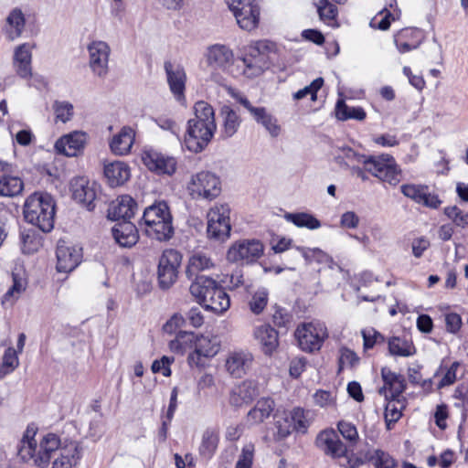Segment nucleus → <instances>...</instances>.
Returning a JSON list of instances; mask_svg holds the SVG:
<instances>
[{
    "label": "nucleus",
    "instance_id": "f257e3e1",
    "mask_svg": "<svg viewBox=\"0 0 468 468\" xmlns=\"http://www.w3.org/2000/svg\"><path fill=\"white\" fill-rule=\"evenodd\" d=\"M341 151L344 158L357 164H362L365 165V169L367 173L381 181L394 186L400 182L401 170L392 155L388 154L367 155L359 154L348 146L343 147Z\"/></svg>",
    "mask_w": 468,
    "mask_h": 468
},
{
    "label": "nucleus",
    "instance_id": "f03ea898",
    "mask_svg": "<svg viewBox=\"0 0 468 468\" xmlns=\"http://www.w3.org/2000/svg\"><path fill=\"white\" fill-rule=\"evenodd\" d=\"M36 431L27 429L17 446V454L24 462L33 461L34 464L45 468L48 465L54 452L59 450L60 439L54 433H48L37 441Z\"/></svg>",
    "mask_w": 468,
    "mask_h": 468
},
{
    "label": "nucleus",
    "instance_id": "7ed1b4c3",
    "mask_svg": "<svg viewBox=\"0 0 468 468\" xmlns=\"http://www.w3.org/2000/svg\"><path fill=\"white\" fill-rule=\"evenodd\" d=\"M23 215L27 223L48 233L54 229L56 201L47 192H35L26 199Z\"/></svg>",
    "mask_w": 468,
    "mask_h": 468
},
{
    "label": "nucleus",
    "instance_id": "20e7f679",
    "mask_svg": "<svg viewBox=\"0 0 468 468\" xmlns=\"http://www.w3.org/2000/svg\"><path fill=\"white\" fill-rule=\"evenodd\" d=\"M141 228L147 237L158 240L168 241L175 233L173 217L166 202L158 201L145 207Z\"/></svg>",
    "mask_w": 468,
    "mask_h": 468
},
{
    "label": "nucleus",
    "instance_id": "39448f33",
    "mask_svg": "<svg viewBox=\"0 0 468 468\" xmlns=\"http://www.w3.org/2000/svg\"><path fill=\"white\" fill-rule=\"evenodd\" d=\"M172 352L184 354L189 351L187 363L189 367L198 371L205 368V336L203 334H196L188 331H179L174 340L169 343Z\"/></svg>",
    "mask_w": 468,
    "mask_h": 468
},
{
    "label": "nucleus",
    "instance_id": "423d86ee",
    "mask_svg": "<svg viewBox=\"0 0 468 468\" xmlns=\"http://www.w3.org/2000/svg\"><path fill=\"white\" fill-rule=\"evenodd\" d=\"M230 209L228 204L216 205L207 213V239L212 243H224L230 237Z\"/></svg>",
    "mask_w": 468,
    "mask_h": 468
},
{
    "label": "nucleus",
    "instance_id": "0eeeda50",
    "mask_svg": "<svg viewBox=\"0 0 468 468\" xmlns=\"http://www.w3.org/2000/svg\"><path fill=\"white\" fill-rule=\"evenodd\" d=\"M294 336L301 350L314 353L322 348L328 337V331L324 323L313 321L300 324L294 332Z\"/></svg>",
    "mask_w": 468,
    "mask_h": 468
},
{
    "label": "nucleus",
    "instance_id": "6e6552de",
    "mask_svg": "<svg viewBox=\"0 0 468 468\" xmlns=\"http://www.w3.org/2000/svg\"><path fill=\"white\" fill-rule=\"evenodd\" d=\"M205 255L202 251L194 252L186 270V278L190 282L189 292L197 303H205Z\"/></svg>",
    "mask_w": 468,
    "mask_h": 468
},
{
    "label": "nucleus",
    "instance_id": "1a4fd4ad",
    "mask_svg": "<svg viewBox=\"0 0 468 468\" xmlns=\"http://www.w3.org/2000/svg\"><path fill=\"white\" fill-rule=\"evenodd\" d=\"M229 95L242 105L251 115L253 120L261 124L271 137H277L281 133V126L277 119L264 107H254L248 98L234 88L228 89Z\"/></svg>",
    "mask_w": 468,
    "mask_h": 468
},
{
    "label": "nucleus",
    "instance_id": "9d476101",
    "mask_svg": "<svg viewBox=\"0 0 468 468\" xmlns=\"http://www.w3.org/2000/svg\"><path fill=\"white\" fill-rule=\"evenodd\" d=\"M196 117L187 122L185 134V147L192 153H199L205 144V104L197 101L195 104Z\"/></svg>",
    "mask_w": 468,
    "mask_h": 468
},
{
    "label": "nucleus",
    "instance_id": "9b49d317",
    "mask_svg": "<svg viewBox=\"0 0 468 468\" xmlns=\"http://www.w3.org/2000/svg\"><path fill=\"white\" fill-rule=\"evenodd\" d=\"M264 252V246L259 239L235 241L227 251V260L232 263L252 264Z\"/></svg>",
    "mask_w": 468,
    "mask_h": 468
},
{
    "label": "nucleus",
    "instance_id": "f8f14e48",
    "mask_svg": "<svg viewBox=\"0 0 468 468\" xmlns=\"http://www.w3.org/2000/svg\"><path fill=\"white\" fill-rule=\"evenodd\" d=\"M182 259V254L174 249H166L162 252L157 267L158 282L162 289H168L176 282Z\"/></svg>",
    "mask_w": 468,
    "mask_h": 468
},
{
    "label": "nucleus",
    "instance_id": "ddd939ff",
    "mask_svg": "<svg viewBox=\"0 0 468 468\" xmlns=\"http://www.w3.org/2000/svg\"><path fill=\"white\" fill-rule=\"evenodd\" d=\"M229 6L240 28L251 31L258 27L260 7L254 0H232Z\"/></svg>",
    "mask_w": 468,
    "mask_h": 468
},
{
    "label": "nucleus",
    "instance_id": "4468645a",
    "mask_svg": "<svg viewBox=\"0 0 468 468\" xmlns=\"http://www.w3.org/2000/svg\"><path fill=\"white\" fill-rule=\"evenodd\" d=\"M87 50L92 73L99 78H105L109 72L110 46L102 40H92L88 44Z\"/></svg>",
    "mask_w": 468,
    "mask_h": 468
},
{
    "label": "nucleus",
    "instance_id": "2eb2a0df",
    "mask_svg": "<svg viewBox=\"0 0 468 468\" xmlns=\"http://www.w3.org/2000/svg\"><path fill=\"white\" fill-rule=\"evenodd\" d=\"M314 444L326 456L333 459L346 456L347 446L340 440L334 429L321 431L315 438Z\"/></svg>",
    "mask_w": 468,
    "mask_h": 468
},
{
    "label": "nucleus",
    "instance_id": "dca6fc26",
    "mask_svg": "<svg viewBox=\"0 0 468 468\" xmlns=\"http://www.w3.org/2000/svg\"><path fill=\"white\" fill-rule=\"evenodd\" d=\"M97 187L95 182H90L84 176L74 177L70 182L73 199L82 204L89 211H92L96 207Z\"/></svg>",
    "mask_w": 468,
    "mask_h": 468
},
{
    "label": "nucleus",
    "instance_id": "f3484780",
    "mask_svg": "<svg viewBox=\"0 0 468 468\" xmlns=\"http://www.w3.org/2000/svg\"><path fill=\"white\" fill-rule=\"evenodd\" d=\"M144 165L158 175H173L176 169V160L173 156L165 154L155 149L144 150L142 154Z\"/></svg>",
    "mask_w": 468,
    "mask_h": 468
},
{
    "label": "nucleus",
    "instance_id": "a211bd4d",
    "mask_svg": "<svg viewBox=\"0 0 468 468\" xmlns=\"http://www.w3.org/2000/svg\"><path fill=\"white\" fill-rule=\"evenodd\" d=\"M23 189L24 182L14 166L0 161V197H15L19 196Z\"/></svg>",
    "mask_w": 468,
    "mask_h": 468
},
{
    "label": "nucleus",
    "instance_id": "6ab92c4d",
    "mask_svg": "<svg viewBox=\"0 0 468 468\" xmlns=\"http://www.w3.org/2000/svg\"><path fill=\"white\" fill-rule=\"evenodd\" d=\"M164 68L171 93L179 103L185 104L186 75L184 68L181 65L171 61H165Z\"/></svg>",
    "mask_w": 468,
    "mask_h": 468
},
{
    "label": "nucleus",
    "instance_id": "aec40b11",
    "mask_svg": "<svg viewBox=\"0 0 468 468\" xmlns=\"http://www.w3.org/2000/svg\"><path fill=\"white\" fill-rule=\"evenodd\" d=\"M57 271L58 272H70L82 260V249L78 246H70L65 241L59 240L56 250Z\"/></svg>",
    "mask_w": 468,
    "mask_h": 468
},
{
    "label": "nucleus",
    "instance_id": "412c9836",
    "mask_svg": "<svg viewBox=\"0 0 468 468\" xmlns=\"http://www.w3.org/2000/svg\"><path fill=\"white\" fill-rule=\"evenodd\" d=\"M271 46V44L267 41H258L250 48V54L242 58L244 73L247 76H259L267 68L264 51L270 49Z\"/></svg>",
    "mask_w": 468,
    "mask_h": 468
},
{
    "label": "nucleus",
    "instance_id": "4be33fe9",
    "mask_svg": "<svg viewBox=\"0 0 468 468\" xmlns=\"http://www.w3.org/2000/svg\"><path fill=\"white\" fill-rule=\"evenodd\" d=\"M207 311L223 314L230 306V299L226 291L218 286L215 280L207 277Z\"/></svg>",
    "mask_w": 468,
    "mask_h": 468
},
{
    "label": "nucleus",
    "instance_id": "5701e85b",
    "mask_svg": "<svg viewBox=\"0 0 468 468\" xmlns=\"http://www.w3.org/2000/svg\"><path fill=\"white\" fill-rule=\"evenodd\" d=\"M260 395L257 381L247 379L234 386L229 393V403L234 407L250 404Z\"/></svg>",
    "mask_w": 468,
    "mask_h": 468
},
{
    "label": "nucleus",
    "instance_id": "b1692460",
    "mask_svg": "<svg viewBox=\"0 0 468 468\" xmlns=\"http://www.w3.org/2000/svg\"><path fill=\"white\" fill-rule=\"evenodd\" d=\"M253 362V356L244 350L229 353L226 360V369L233 378H240L250 369Z\"/></svg>",
    "mask_w": 468,
    "mask_h": 468
},
{
    "label": "nucleus",
    "instance_id": "393cba45",
    "mask_svg": "<svg viewBox=\"0 0 468 468\" xmlns=\"http://www.w3.org/2000/svg\"><path fill=\"white\" fill-rule=\"evenodd\" d=\"M86 143V133L75 131L59 138L55 144V149L58 154L67 156H77Z\"/></svg>",
    "mask_w": 468,
    "mask_h": 468
},
{
    "label": "nucleus",
    "instance_id": "a878e982",
    "mask_svg": "<svg viewBox=\"0 0 468 468\" xmlns=\"http://www.w3.org/2000/svg\"><path fill=\"white\" fill-rule=\"evenodd\" d=\"M112 233L115 241L123 248H132L139 239L137 228L131 221L116 223L112 229Z\"/></svg>",
    "mask_w": 468,
    "mask_h": 468
},
{
    "label": "nucleus",
    "instance_id": "bb28decb",
    "mask_svg": "<svg viewBox=\"0 0 468 468\" xmlns=\"http://www.w3.org/2000/svg\"><path fill=\"white\" fill-rule=\"evenodd\" d=\"M32 47L28 43H23L16 48L13 64L16 74L27 79L32 75Z\"/></svg>",
    "mask_w": 468,
    "mask_h": 468
},
{
    "label": "nucleus",
    "instance_id": "cd10ccee",
    "mask_svg": "<svg viewBox=\"0 0 468 468\" xmlns=\"http://www.w3.org/2000/svg\"><path fill=\"white\" fill-rule=\"evenodd\" d=\"M137 204L130 196H121L109 208V218L112 220L130 221L133 217Z\"/></svg>",
    "mask_w": 468,
    "mask_h": 468
},
{
    "label": "nucleus",
    "instance_id": "c85d7f7f",
    "mask_svg": "<svg viewBox=\"0 0 468 468\" xmlns=\"http://www.w3.org/2000/svg\"><path fill=\"white\" fill-rule=\"evenodd\" d=\"M233 58L232 50L226 45H213L207 52V61L208 64L222 70H226L232 64Z\"/></svg>",
    "mask_w": 468,
    "mask_h": 468
},
{
    "label": "nucleus",
    "instance_id": "c756f323",
    "mask_svg": "<svg viewBox=\"0 0 468 468\" xmlns=\"http://www.w3.org/2000/svg\"><path fill=\"white\" fill-rule=\"evenodd\" d=\"M254 336L260 343L262 352L271 356L279 346L278 332L270 324H262L255 328Z\"/></svg>",
    "mask_w": 468,
    "mask_h": 468
},
{
    "label": "nucleus",
    "instance_id": "7c9ffc66",
    "mask_svg": "<svg viewBox=\"0 0 468 468\" xmlns=\"http://www.w3.org/2000/svg\"><path fill=\"white\" fill-rule=\"evenodd\" d=\"M104 176L111 186L123 185L131 176L129 166L121 161L110 163L104 166Z\"/></svg>",
    "mask_w": 468,
    "mask_h": 468
},
{
    "label": "nucleus",
    "instance_id": "2f4dec72",
    "mask_svg": "<svg viewBox=\"0 0 468 468\" xmlns=\"http://www.w3.org/2000/svg\"><path fill=\"white\" fill-rule=\"evenodd\" d=\"M134 137L135 133L131 127H122L119 133L112 137L110 143L111 150L117 155L129 154L134 143Z\"/></svg>",
    "mask_w": 468,
    "mask_h": 468
},
{
    "label": "nucleus",
    "instance_id": "473e14b6",
    "mask_svg": "<svg viewBox=\"0 0 468 468\" xmlns=\"http://www.w3.org/2000/svg\"><path fill=\"white\" fill-rule=\"evenodd\" d=\"M421 32L418 29H402L394 37L395 45L400 53L416 49L420 44Z\"/></svg>",
    "mask_w": 468,
    "mask_h": 468
},
{
    "label": "nucleus",
    "instance_id": "72a5a7b5",
    "mask_svg": "<svg viewBox=\"0 0 468 468\" xmlns=\"http://www.w3.org/2000/svg\"><path fill=\"white\" fill-rule=\"evenodd\" d=\"M80 454L76 442H70L59 449L58 456L53 461L52 468H76Z\"/></svg>",
    "mask_w": 468,
    "mask_h": 468
},
{
    "label": "nucleus",
    "instance_id": "f704fd0d",
    "mask_svg": "<svg viewBox=\"0 0 468 468\" xmlns=\"http://www.w3.org/2000/svg\"><path fill=\"white\" fill-rule=\"evenodd\" d=\"M26 19L21 9L14 8L6 17L4 28L6 37L13 41L19 37L25 28Z\"/></svg>",
    "mask_w": 468,
    "mask_h": 468
},
{
    "label": "nucleus",
    "instance_id": "c9c22d12",
    "mask_svg": "<svg viewBox=\"0 0 468 468\" xmlns=\"http://www.w3.org/2000/svg\"><path fill=\"white\" fill-rule=\"evenodd\" d=\"M275 403L271 398L260 399L248 412L247 420L250 424H260L268 419L274 410Z\"/></svg>",
    "mask_w": 468,
    "mask_h": 468
},
{
    "label": "nucleus",
    "instance_id": "e433bc0d",
    "mask_svg": "<svg viewBox=\"0 0 468 468\" xmlns=\"http://www.w3.org/2000/svg\"><path fill=\"white\" fill-rule=\"evenodd\" d=\"M223 117V129L220 133V138L225 140L232 137L240 125V118L237 112L229 106H223L220 111Z\"/></svg>",
    "mask_w": 468,
    "mask_h": 468
},
{
    "label": "nucleus",
    "instance_id": "4c0bfd02",
    "mask_svg": "<svg viewBox=\"0 0 468 468\" xmlns=\"http://www.w3.org/2000/svg\"><path fill=\"white\" fill-rule=\"evenodd\" d=\"M289 420L292 423L293 431L305 434L312 422L311 412L303 408L296 407L291 411Z\"/></svg>",
    "mask_w": 468,
    "mask_h": 468
},
{
    "label": "nucleus",
    "instance_id": "58836bf2",
    "mask_svg": "<svg viewBox=\"0 0 468 468\" xmlns=\"http://www.w3.org/2000/svg\"><path fill=\"white\" fill-rule=\"evenodd\" d=\"M335 115L340 121L354 119L363 121L367 113L361 107L348 106L344 100H338L335 105Z\"/></svg>",
    "mask_w": 468,
    "mask_h": 468
},
{
    "label": "nucleus",
    "instance_id": "ea45409f",
    "mask_svg": "<svg viewBox=\"0 0 468 468\" xmlns=\"http://www.w3.org/2000/svg\"><path fill=\"white\" fill-rule=\"evenodd\" d=\"M316 6L319 17L324 24L332 27L339 26L336 20L338 9L335 5L328 0H319Z\"/></svg>",
    "mask_w": 468,
    "mask_h": 468
},
{
    "label": "nucleus",
    "instance_id": "a19ab883",
    "mask_svg": "<svg viewBox=\"0 0 468 468\" xmlns=\"http://www.w3.org/2000/svg\"><path fill=\"white\" fill-rule=\"evenodd\" d=\"M285 218L298 228H306L314 230L321 227V222L318 218L305 212L288 213L285 215Z\"/></svg>",
    "mask_w": 468,
    "mask_h": 468
},
{
    "label": "nucleus",
    "instance_id": "79ce46f5",
    "mask_svg": "<svg viewBox=\"0 0 468 468\" xmlns=\"http://www.w3.org/2000/svg\"><path fill=\"white\" fill-rule=\"evenodd\" d=\"M298 250L301 252L302 256L304 258L306 263L308 264L314 261L324 264L334 263L333 258L319 248L311 249L302 247L298 248Z\"/></svg>",
    "mask_w": 468,
    "mask_h": 468
},
{
    "label": "nucleus",
    "instance_id": "37998d69",
    "mask_svg": "<svg viewBox=\"0 0 468 468\" xmlns=\"http://www.w3.org/2000/svg\"><path fill=\"white\" fill-rule=\"evenodd\" d=\"M388 351L392 356H410L415 353V348L405 339L394 336L388 342Z\"/></svg>",
    "mask_w": 468,
    "mask_h": 468
},
{
    "label": "nucleus",
    "instance_id": "c03bdc74",
    "mask_svg": "<svg viewBox=\"0 0 468 468\" xmlns=\"http://www.w3.org/2000/svg\"><path fill=\"white\" fill-rule=\"evenodd\" d=\"M187 190L193 199H203L205 197V173L199 172L192 176L187 184Z\"/></svg>",
    "mask_w": 468,
    "mask_h": 468
},
{
    "label": "nucleus",
    "instance_id": "a18cd8bd",
    "mask_svg": "<svg viewBox=\"0 0 468 468\" xmlns=\"http://www.w3.org/2000/svg\"><path fill=\"white\" fill-rule=\"evenodd\" d=\"M25 290V283L22 279L18 278L17 275L13 274V285L7 290L3 295L2 304L3 305H13L15 301L18 298L19 294Z\"/></svg>",
    "mask_w": 468,
    "mask_h": 468
},
{
    "label": "nucleus",
    "instance_id": "49530a36",
    "mask_svg": "<svg viewBox=\"0 0 468 468\" xmlns=\"http://www.w3.org/2000/svg\"><path fill=\"white\" fill-rule=\"evenodd\" d=\"M323 84L324 79L317 78L314 80L308 86H305L303 89H301L293 93V99L299 101L305 98L307 95H310L311 100L315 101L317 99V92L322 88Z\"/></svg>",
    "mask_w": 468,
    "mask_h": 468
},
{
    "label": "nucleus",
    "instance_id": "de8ad7c7",
    "mask_svg": "<svg viewBox=\"0 0 468 468\" xmlns=\"http://www.w3.org/2000/svg\"><path fill=\"white\" fill-rule=\"evenodd\" d=\"M444 215L448 217L457 227L464 229L468 226V213H464L457 206L446 207Z\"/></svg>",
    "mask_w": 468,
    "mask_h": 468
},
{
    "label": "nucleus",
    "instance_id": "09e8293b",
    "mask_svg": "<svg viewBox=\"0 0 468 468\" xmlns=\"http://www.w3.org/2000/svg\"><path fill=\"white\" fill-rule=\"evenodd\" d=\"M337 430L345 440L349 441L352 445L356 444L359 436L356 427L346 420H340L337 423Z\"/></svg>",
    "mask_w": 468,
    "mask_h": 468
},
{
    "label": "nucleus",
    "instance_id": "8fccbe9b",
    "mask_svg": "<svg viewBox=\"0 0 468 468\" xmlns=\"http://www.w3.org/2000/svg\"><path fill=\"white\" fill-rule=\"evenodd\" d=\"M53 109L56 114V120L62 122H67L73 116V105L69 101H56L53 104Z\"/></svg>",
    "mask_w": 468,
    "mask_h": 468
},
{
    "label": "nucleus",
    "instance_id": "3c124183",
    "mask_svg": "<svg viewBox=\"0 0 468 468\" xmlns=\"http://www.w3.org/2000/svg\"><path fill=\"white\" fill-rule=\"evenodd\" d=\"M222 191L220 177L216 174L207 172V199L218 197Z\"/></svg>",
    "mask_w": 468,
    "mask_h": 468
},
{
    "label": "nucleus",
    "instance_id": "603ef678",
    "mask_svg": "<svg viewBox=\"0 0 468 468\" xmlns=\"http://www.w3.org/2000/svg\"><path fill=\"white\" fill-rule=\"evenodd\" d=\"M268 303V292L265 289H260L252 295L250 301V311L255 314H261Z\"/></svg>",
    "mask_w": 468,
    "mask_h": 468
},
{
    "label": "nucleus",
    "instance_id": "864d4df0",
    "mask_svg": "<svg viewBox=\"0 0 468 468\" xmlns=\"http://www.w3.org/2000/svg\"><path fill=\"white\" fill-rule=\"evenodd\" d=\"M401 193L419 204L424 191L429 190L426 185L405 184L400 186Z\"/></svg>",
    "mask_w": 468,
    "mask_h": 468
},
{
    "label": "nucleus",
    "instance_id": "5fc2aeb1",
    "mask_svg": "<svg viewBox=\"0 0 468 468\" xmlns=\"http://www.w3.org/2000/svg\"><path fill=\"white\" fill-rule=\"evenodd\" d=\"M397 461L387 452L376 449L375 468H397Z\"/></svg>",
    "mask_w": 468,
    "mask_h": 468
},
{
    "label": "nucleus",
    "instance_id": "6e6d98bb",
    "mask_svg": "<svg viewBox=\"0 0 468 468\" xmlns=\"http://www.w3.org/2000/svg\"><path fill=\"white\" fill-rule=\"evenodd\" d=\"M254 456V445L248 443L244 445L235 468H251Z\"/></svg>",
    "mask_w": 468,
    "mask_h": 468
},
{
    "label": "nucleus",
    "instance_id": "4d7b16f0",
    "mask_svg": "<svg viewBox=\"0 0 468 468\" xmlns=\"http://www.w3.org/2000/svg\"><path fill=\"white\" fill-rule=\"evenodd\" d=\"M381 377L384 382V386L378 389V393L380 395H384L386 399H388V395L387 392V388L390 386L395 381L399 380L400 378H403L400 374H396L392 372L388 367H383L381 369Z\"/></svg>",
    "mask_w": 468,
    "mask_h": 468
},
{
    "label": "nucleus",
    "instance_id": "13d9d810",
    "mask_svg": "<svg viewBox=\"0 0 468 468\" xmlns=\"http://www.w3.org/2000/svg\"><path fill=\"white\" fill-rule=\"evenodd\" d=\"M405 389L406 380L405 378L403 377L387 388V392L388 395V399H387L390 401H399V397L401 396Z\"/></svg>",
    "mask_w": 468,
    "mask_h": 468
},
{
    "label": "nucleus",
    "instance_id": "bf43d9fd",
    "mask_svg": "<svg viewBox=\"0 0 468 468\" xmlns=\"http://www.w3.org/2000/svg\"><path fill=\"white\" fill-rule=\"evenodd\" d=\"M174 357L164 356L160 360H154L153 362L152 371L154 373L162 372L163 376L169 377L171 376V369L169 366L174 362Z\"/></svg>",
    "mask_w": 468,
    "mask_h": 468
},
{
    "label": "nucleus",
    "instance_id": "052dcab7",
    "mask_svg": "<svg viewBox=\"0 0 468 468\" xmlns=\"http://www.w3.org/2000/svg\"><path fill=\"white\" fill-rule=\"evenodd\" d=\"M358 361L359 358L354 351L348 348H343L338 361L339 369L341 370L344 367H353L358 363Z\"/></svg>",
    "mask_w": 468,
    "mask_h": 468
},
{
    "label": "nucleus",
    "instance_id": "680f3d73",
    "mask_svg": "<svg viewBox=\"0 0 468 468\" xmlns=\"http://www.w3.org/2000/svg\"><path fill=\"white\" fill-rule=\"evenodd\" d=\"M21 239L24 244V251L30 253L37 250L39 245L38 239L35 236V232L31 230L25 231L21 234Z\"/></svg>",
    "mask_w": 468,
    "mask_h": 468
},
{
    "label": "nucleus",
    "instance_id": "e2e57ef3",
    "mask_svg": "<svg viewBox=\"0 0 468 468\" xmlns=\"http://www.w3.org/2000/svg\"><path fill=\"white\" fill-rule=\"evenodd\" d=\"M272 321L279 328H287L291 323V315L284 308L278 307L272 314Z\"/></svg>",
    "mask_w": 468,
    "mask_h": 468
},
{
    "label": "nucleus",
    "instance_id": "0e129e2a",
    "mask_svg": "<svg viewBox=\"0 0 468 468\" xmlns=\"http://www.w3.org/2000/svg\"><path fill=\"white\" fill-rule=\"evenodd\" d=\"M442 201L440 199L439 196L429 192V190H426L423 192L421 198L419 202L420 205H422L426 207L436 209L438 208Z\"/></svg>",
    "mask_w": 468,
    "mask_h": 468
},
{
    "label": "nucleus",
    "instance_id": "69168bd1",
    "mask_svg": "<svg viewBox=\"0 0 468 468\" xmlns=\"http://www.w3.org/2000/svg\"><path fill=\"white\" fill-rule=\"evenodd\" d=\"M277 433L276 436L278 440H283L287 438L292 430V425L288 417L284 418L282 420H277L275 423Z\"/></svg>",
    "mask_w": 468,
    "mask_h": 468
},
{
    "label": "nucleus",
    "instance_id": "338daca9",
    "mask_svg": "<svg viewBox=\"0 0 468 468\" xmlns=\"http://www.w3.org/2000/svg\"><path fill=\"white\" fill-rule=\"evenodd\" d=\"M359 224L358 216L353 211L345 212L340 218V226L346 229H356Z\"/></svg>",
    "mask_w": 468,
    "mask_h": 468
},
{
    "label": "nucleus",
    "instance_id": "774afa93",
    "mask_svg": "<svg viewBox=\"0 0 468 468\" xmlns=\"http://www.w3.org/2000/svg\"><path fill=\"white\" fill-rule=\"evenodd\" d=\"M447 331L452 334L457 333L462 325V318L458 314L451 313L445 316Z\"/></svg>",
    "mask_w": 468,
    "mask_h": 468
}]
</instances>
